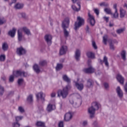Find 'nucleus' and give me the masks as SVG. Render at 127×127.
<instances>
[{
  "label": "nucleus",
  "instance_id": "nucleus-33",
  "mask_svg": "<svg viewBox=\"0 0 127 127\" xmlns=\"http://www.w3.org/2000/svg\"><path fill=\"white\" fill-rule=\"evenodd\" d=\"M86 56L88 58H91V59L95 58V54H94V53L91 52H88L86 53Z\"/></svg>",
  "mask_w": 127,
  "mask_h": 127
},
{
  "label": "nucleus",
  "instance_id": "nucleus-29",
  "mask_svg": "<svg viewBox=\"0 0 127 127\" xmlns=\"http://www.w3.org/2000/svg\"><path fill=\"white\" fill-rule=\"evenodd\" d=\"M104 11L107 13V14H110L113 15V12H112V9L110 7H107L104 8Z\"/></svg>",
  "mask_w": 127,
  "mask_h": 127
},
{
  "label": "nucleus",
  "instance_id": "nucleus-59",
  "mask_svg": "<svg viewBox=\"0 0 127 127\" xmlns=\"http://www.w3.org/2000/svg\"><path fill=\"white\" fill-rule=\"evenodd\" d=\"M112 43L113 42V43H118V41H117L116 39H114L113 40H112Z\"/></svg>",
  "mask_w": 127,
  "mask_h": 127
},
{
  "label": "nucleus",
  "instance_id": "nucleus-22",
  "mask_svg": "<svg viewBox=\"0 0 127 127\" xmlns=\"http://www.w3.org/2000/svg\"><path fill=\"white\" fill-rule=\"evenodd\" d=\"M43 92H40L39 93H38L36 95V98L37 99V100L39 99V97L40 98V99L42 100V101H43V102H44V101H45V99H44V97H43Z\"/></svg>",
  "mask_w": 127,
  "mask_h": 127
},
{
  "label": "nucleus",
  "instance_id": "nucleus-38",
  "mask_svg": "<svg viewBox=\"0 0 127 127\" xmlns=\"http://www.w3.org/2000/svg\"><path fill=\"white\" fill-rule=\"evenodd\" d=\"M100 6H105V7H108L109 5V3L106 2H102L100 3Z\"/></svg>",
  "mask_w": 127,
  "mask_h": 127
},
{
  "label": "nucleus",
  "instance_id": "nucleus-45",
  "mask_svg": "<svg viewBox=\"0 0 127 127\" xmlns=\"http://www.w3.org/2000/svg\"><path fill=\"white\" fill-rule=\"evenodd\" d=\"M5 22H6V20L4 19H0V25H2V24H4Z\"/></svg>",
  "mask_w": 127,
  "mask_h": 127
},
{
  "label": "nucleus",
  "instance_id": "nucleus-12",
  "mask_svg": "<svg viewBox=\"0 0 127 127\" xmlns=\"http://www.w3.org/2000/svg\"><path fill=\"white\" fill-rule=\"evenodd\" d=\"M72 118H73V115H72V113L71 112H68L65 114L64 119L65 122H69L71 121Z\"/></svg>",
  "mask_w": 127,
  "mask_h": 127
},
{
  "label": "nucleus",
  "instance_id": "nucleus-19",
  "mask_svg": "<svg viewBox=\"0 0 127 127\" xmlns=\"http://www.w3.org/2000/svg\"><path fill=\"white\" fill-rule=\"evenodd\" d=\"M116 91L119 98H122L123 97L124 93H123V91H122V89H121V87H120V86H118L117 88L116 89Z\"/></svg>",
  "mask_w": 127,
  "mask_h": 127
},
{
  "label": "nucleus",
  "instance_id": "nucleus-48",
  "mask_svg": "<svg viewBox=\"0 0 127 127\" xmlns=\"http://www.w3.org/2000/svg\"><path fill=\"white\" fill-rule=\"evenodd\" d=\"M18 111H19L20 113H24V109L21 106L18 107Z\"/></svg>",
  "mask_w": 127,
  "mask_h": 127
},
{
  "label": "nucleus",
  "instance_id": "nucleus-41",
  "mask_svg": "<svg viewBox=\"0 0 127 127\" xmlns=\"http://www.w3.org/2000/svg\"><path fill=\"white\" fill-rule=\"evenodd\" d=\"M3 93H4V88L0 85V95L2 96V95H3Z\"/></svg>",
  "mask_w": 127,
  "mask_h": 127
},
{
  "label": "nucleus",
  "instance_id": "nucleus-36",
  "mask_svg": "<svg viewBox=\"0 0 127 127\" xmlns=\"http://www.w3.org/2000/svg\"><path fill=\"white\" fill-rule=\"evenodd\" d=\"M113 18H118L119 17V13L118 12V10H115L114 13H112V15H111Z\"/></svg>",
  "mask_w": 127,
  "mask_h": 127
},
{
  "label": "nucleus",
  "instance_id": "nucleus-44",
  "mask_svg": "<svg viewBox=\"0 0 127 127\" xmlns=\"http://www.w3.org/2000/svg\"><path fill=\"white\" fill-rule=\"evenodd\" d=\"M13 127H20V124L18 122H15L12 124Z\"/></svg>",
  "mask_w": 127,
  "mask_h": 127
},
{
  "label": "nucleus",
  "instance_id": "nucleus-64",
  "mask_svg": "<svg viewBox=\"0 0 127 127\" xmlns=\"http://www.w3.org/2000/svg\"><path fill=\"white\" fill-rule=\"evenodd\" d=\"M64 59H62L61 60V62H62V63H63V62H64Z\"/></svg>",
  "mask_w": 127,
  "mask_h": 127
},
{
  "label": "nucleus",
  "instance_id": "nucleus-39",
  "mask_svg": "<svg viewBox=\"0 0 127 127\" xmlns=\"http://www.w3.org/2000/svg\"><path fill=\"white\" fill-rule=\"evenodd\" d=\"M103 43H104L105 45H107V41H108V35H105L104 36H103Z\"/></svg>",
  "mask_w": 127,
  "mask_h": 127
},
{
  "label": "nucleus",
  "instance_id": "nucleus-21",
  "mask_svg": "<svg viewBox=\"0 0 127 127\" xmlns=\"http://www.w3.org/2000/svg\"><path fill=\"white\" fill-rule=\"evenodd\" d=\"M81 56V51L79 50H76L75 54V58L76 61L80 60V57Z\"/></svg>",
  "mask_w": 127,
  "mask_h": 127
},
{
  "label": "nucleus",
  "instance_id": "nucleus-11",
  "mask_svg": "<svg viewBox=\"0 0 127 127\" xmlns=\"http://www.w3.org/2000/svg\"><path fill=\"white\" fill-rule=\"evenodd\" d=\"M83 72L86 74H92L95 72V69L92 66L88 68L83 69Z\"/></svg>",
  "mask_w": 127,
  "mask_h": 127
},
{
  "label": "nucleus",
  "instance_id": "nucleus-34",
  "mask_svg": "<svg viewBox=\"0 0 127 127\" xmlns=\"http://www.w3.org/2000/svg\"><path fill=\"white\" fill-rule=\"evenodd\" d=\"M14 7L16 9H20L23 7V4L18 3L15 5Z\"/></svg>",
  "mask_w": 127,
  "mask_h": 127
},
{
  "label": "nucleus",
  "instance_id": "nucleus-47",
  "mask_svg": "<svg viewBox=\"0 0 127 127\" xmlns=\"http://www.w3.org/2000/svg\"><path fill=\"white\" fill-rule=\"evenodd\" d=\"M92 46L94 49H98V47H97L96 42L94 41H92Z\"/></svg>",
  "mask_w": 127,
  "mask_h": 127
},
{
  "label": "nucleus",
  "instance_id": "nucleus-1",
  "mask_svg": "<svg viewBox=\"0 0 127 127\" xmlns=\"http://www.w3.org/2000/svg\"><path fill=\"white\" fill-rule=\"evenodd\" d=\"M63 79L64 82L67 83L68 84L64 87L63 90L60 89L58 90V97L59 98L62 97L63 99H66L67 96H68V92H69V90L71 89V85H70L71 83V79H70L67 75L64 74L63 76Z\"/></svg>",
  "mask_w": 127,
  "mask_h": 127
},
{
  "label": "nucleus",
  "instance_id": "nucleus-63",
  "mask_svg": "<svg viewBox=\"0 0 127 127\" xmlns=\"http://www.w3.org/2000/svg\"><path fill=\"white\" fill-rule=\"evenodd\" d=\"M112 35L114 37H117V34H116V33H112Z\"/></svg>",
  "mask_w": 127,
  "mask_h": 127
},
{
  "label": "nucleus",
  "instance_id": "nucleus-43",
  "mask_svg": "<svg viewBox=\"0 0 127 127\" xmlns=\"http://www.w3.org/2000/svg\"><path fill=\"white\" fill-rule=\"evenodd\" d=\"M104 88L106 90H109V88H110V86H109V83L107 82H105L104 84Z\"/></svg>",
  "mask_w": 127,
  "mask_h": 127
},
{
  "label": "nucleus",
  "instance_id": "nucleus-49",
  "mask_svg": "<svg viewBox=\"0 0 127 127\" xmlns=\"http://www.w3.org/2000/svg\"><path fill=\"white\" fill-rule=\"evenodd\" d=\"M124 30H125V29H118L117 30V33L118 34H120V33H122V32H123Z\"/></svg>",
  "mask_w": 127,
  "mask_h": 127
},
{
  "label": "nucleus",
  "instance_id": "nucleus-16",
  "mask_svg": "<svg viewBox=\"0 0 127 127\" xmlns=\"http://www.w3.org/2000/svg\"><path fill=\"white\" fill-rule=\"evenodd\" d=\"M75 87H76L77 90L79 91H82L84 89V84L79 83L78 82H75Z\"/></svg>",
  "mask_w": 127,
  "mask_h": 127
},
{
  "label": "nucleus",
  "instance_id": "nucleus-26",
  "mask_svg": "<svg viewBox=\"0 0 127 127\" xmlns=\"http://www.w3.org/2000/svg\"><path fill=\"white\" fill-rule=\"evenodd\" d=\"M2 49L3 51H7V50H8V44H7V43H3L2 45Z\"/></svg>",
  "mask_w": 127,
  "mask_h": 127
},
{
  "label": "nucleus",
  "instance_id": "nucleus-40",
  "mask_svg": "<svg viewBox=\"0 0 127 127\" xmlns=\"http://www.w3.org/2000/svg\"><path fill=\"white\" fill-rule=\"evenodd\" d=\"M22 119H23V116H17V117H15V120H16V123H18V122H19V121H21V120H22Z\"/></svg>",
  "mask_w": 127,
  "mask_h": 127
},
{
  "label": "nucleus",
  "instance_id": "nucleus-20",
  "mask_svg": "<svg viewBox=\"0 0 127 127\" xmlns=\"http://www.w3.org/2000/svg\"><path fill=\"white\" fill-rule=\"evenodd\" d=\"M56 106L54 105L49 104L47 108V111L50 113V112H52L54 110H55Z\"/></svg>",
  "mask_w": 127,
  "mask_h": 127
},
{
  "label": "nucleus",
  "instance_id": "nucleus-57",
  "mask_svg": "<svg viewBox=\"0 0 127 127\" xmlns=\"http://www.w3.org/2000/svg\"><path fill=\"white\" fill-rule=\"evenodd\" d=\"M87 125H88V122H87V121H84L82 123V125L83 126V127H86Z\"/></svg>",
  "mask_w": 127,
  "mask_h": 127
},
{
  "label": "nucleus",
  "instance_id": "nucleus-4",
  "mask_svg": "<svg viewBox=\"0 0 127 127\" xmlns=\"http://www.w3.org/2000/svg\"><path fill=\"white\" fill-rule=\"evenodd\" d=\"M99 110V104L97 102L92 103L91 106L88 108V114L90 115V119L95 117L96 111Z\"/></svg>",
  "mask_w": 127,
  "mask_h": 127
},
{
  "label": "nucleus",
  "instance_id": "nucleus-6",
  "mask_svg": "<svg viewBox=\"0 0 127 127\" xmlns=\"http://www.w3.org/2000/svg\"><path fill=\"white\" fill-rule=\"evenodd\" d=\"M77 20H78V22H75L74 24L75 30H77L78 28L81 27L85 22V20L80 16L77 17Z\"/></svg>",
  "mask_w": 127,
  "mask_h": 127
},
{
  "label": "nucleus",
  "instance_id": "nucleus-61",
  "mask_svg": "<svg viewBox=\"0 0 127 127\" xmlns=\"http://www.w3.org/2000/svg\"><path fill=\"white\" fill-rule=\"evenodd\" d=\"M110 27H113L114 26V23H111V22L109 24Z\"/></svg>",
  "mask_w": 127,
  "mask_h": 127
},
{
  "label": "nucleus",
  "instance_id": "nucleus-9",
  "mask_svg": "<svg viewBox=\"0 0 127 127\" xmlns=\"http://www.w3.org/2000/svg\"><path fill=\"white\" fill-rule=\"evenodd\" d=\"M99 63H100L101 65H103V63L105 64L106 67H109V62L108 61V57L107 56H104L103 58V60H102L101 59L98 60Z\"/></svg>",
  "mask_w": 127,
  "mask_h": 127
},
{
  "label": "nucleus",
  "instance_id": "nucleus-53",
  "mask_svg": "<svg viewBox=\"0 0 127 127\" xmlns=\"http://www.w3.org/2000/svg\"><path fill=\"white\" fill-rule=\"evenodd\" d=\"M103 18L106 22H109V17H103Z\"/></svg>",
  "mask_w": 127,
  "mask_h": 127
},
{
  "label": "nucleus",
  "instance_id": "nucleus-3",
  "mask_svg": "<svg viewBox=\"0 0 127 127\" xmlns=\"http://www.w3.org/2000/svg\"><path fill=\"white\" fill-rule=\"evenodd\" d=\"M73 99H75V108H79L81 105H82V98H81V96L78 93H75L69 97V103L73 105L74 104Z\"/></svg>",
  "mask_w": 127,
  "mask_h": 127
},
{
  "label": "nucleus",
  "instance_id": "nucleus-46",
  "mask_svg": "<svg viewBox=\"0 0 127 127\" xmlns=\"http://www.w3.org/2000/svg\"><path fill=\"white\" fill-rule=\"evenodd\" d=\"M22 83H23V78H19L18 79V85H20Z\"/></svg>",
  "mask_w": 127,
  "mask_h": 127
},
{
  "label": "nucleus",
  "instance_id": "nucleus-27",
  "mask_svg": "<svg viewBox=\"0 0 127 127\" xmlns=\"http://www.w3.org/2000/svg\"><path fill=\"white\" fill-rule=\"evenodd\" d=\"M77 5H78V8H77L75 5L71 6L72 9L74 11H79L81 9V5L79 3H77Z\"/></svg>",
  "mask_w": 127,
  "mask_h": 127
},
{
  "label": "nucleus",
  "instance_id": "nucleus-32",
  "mask_svg": "<svg viewBox=\"0 0 127 127\" xmlns=\"http://www.w3.org/2000/svg\"><path fill=\"white\" fill-rule=\"evenodd\" d=\"M62 69H63V64H57L56 69L57 71H60V70H62Z\"/></svg>",
  "mask_w": 127,
  "mask_h": 127
},
{
  "label": "nucleus",
  "instance_id": "nucleus-13",
  "mask_svg": "<svg viewBox=\"0 0 127 127\" xmlns=\"http://www.w3.org/2000/svg\"><path fill=\"white\" fill-rule=\"evenodd\" d=\"M15 33H16V29L13 28L12 30L8 31V35L11 37V38H13L15 36Z\"/></svg>",
  "mask_w": 127,
  "mask_h": 127
},
{
  "label": "nucleus",
  "instance_id": "nucleus-7",
  "mask_svg": "<svg viewBox=\"0 0 127 127\" xmlns=\"http://www.w3.org/2000/svg\"><path fill=\"white\" fill-rule=\"evenodd\" d=\"M16 54L19 55V56L24 55V54H26V50L22 47L17 48L16 50Z\"/></svg>",
  "mask_w": 127,
  "mask_h": 127
},
{
  "label": "nucleus",
  "instance_id": "nucleus-30",
  "mask_svg": "<svg viewBox=\"0 0 127 127\" xmlns=\"http://www.w3.org/2000/svg\"><path fill=\"white\" fill-rule=\"evenodd\" d=\"M39 65L41 67H43L47 65V62L45 60H41L39 63Z\"/></svg>",
  "mask_w": 127,
  "mask_h": 127
},
{
  "label": "nucleus",
  "instance_id": "nucleus-51",
  "mask_svg": "<svg viewBox=\"0 0 127 127\" xmlns=\"http://www.w3.org/2000/svg\"><path fill=\"white\" fill-rule=\"evenodd\" d=\"M59 127H64V125H63V121H61L59 123Z\"/></svg>",
  "mask_w": 127,
  "mask_h": 127
},
{
  "label": "nucleus",
  "instance_id": "nucleus-15",
  "mask_svg": "<svg viewBox=\"0 0 127 127\" xmlns=\"http://www.w3.org/2000/svg\"><path fill=\"white\" fill-rule=\"evenodd\" d=\"M93 86H94V80L91 78L88 79L87 80L86 87H87V88H92Z\"/></svg>",
  "mask_w": 127,
  "mask_h": 127
},
{
  "label": "nucleus",
  "instance_id": "nucleus-2",
  "mask_svg": "<svg viewBox=\"0 0 127 127\" xmlns=\"http://www.w3.org/2000/svg\"><path fill=\"white\" fill-rule=\"evenodd\" d=\"M28 76H29L28 73L24 71L20 70L13 71V75H10L9 78V81L11 83H12L14 81V77L17 78L18 77H28Z\"/></svg>",
  "mask_w": 127,
  "mask_h": 127
},
{
  "label": "nucleus",
  "instance_id": "nucleus-28",
  "mask_svg": "<svg viewBox=\"0 0 127 127\" xmlns=\"http://www.w3.org/2000/svg\"><path fill=\"white\" fill-rule=\"evenodd\" d=\"M120 11V17L121 18H123V17H125V16H126V10L121 8Z\"/></svg>",
  "mask_w": 127,
  "mask_h": 127
},
{
  "label": "nucleus",
  "instance_id": "nucleus-8",
  "mask_svg": "<svg viewBox=\"0 0 127 127\" xmlns=\"http://www.w3.org/2000/svg\"><path fill=\"white\" fill-rule=\"evenodd\" d=\"M88 20L90 24L91 25V26H94V25H95V23H96L95 18H94V16L93 15H91V13H90V12H88Z\"/></svg>",
  "mask_w": 127,
  "mask_h": 127
},
{
  "label": "nucleus",
  "instance_id": "nucleus-55",
  "mask_svg": "<svg viewBox=\"0 0 127 127\" xmlns=\"http://www.w3.org/2000/svg\"><path fill=\"white\" fill-rule=\"evenodd\" d=\"M39 110L40 112H43V111H44V109H43V106H41L39 107Z\"/></svg>",
  "mask_w": 127,
  "mask_h": 127
},
{
  "label": "nucleus",
  "instance_id": "nucleus-18",
  "mask_svg": "<svg viewBox=\"0 0 127 127\" xmlns=\"http://www.w3.org/2000/svg\"><path fill=\"white\" fill-rule=\"evenodd\" d=\"M33 68L34 71L37 73V74H39L41 72L40 70V67H39V65L37 64H34L33 66Z\"/></svg>",
  "mask_w": 127,
  "mask_h": 127
},
{
  "label": "nucleus",
  "instance_id": "nucleus-54",
  "mask_svg": "<svg viewBox=\"0 0 127 127\" xmlns=\"http://www.w3.org/2000/svg\"><path fill=\"white\" fill-rule=\"evenodd\" d=\"M19 14L20 15H21V17H23V18H24V17H25V13H20Z\"/></svg>",
  "mask_w": 127,
  "mask_h": 127
},
{
  "label": "nucleus",
  "instance_id": "nucleus-24",
  "mask_svg": "<svg viewBox=\"0 0 127 127\" xmlns=\"http://www.w3.org/2000/svg\"><path fill=\"white\" fill-rule=\"evenodd\" d=\"M27 101L29 104H32L33 103V95L30 94L27 98Z\"/></svg>",
  "mask_w": 127,
  "mask_h": 127
},
{
  "label": "nucleus",
  "instance_id": "nucleus-5",
  "mask_svg": "<svg viewBox=\"0 0 127 127\" xmlns=\"http://www.w3.org/2000/svg\"><path fill=\"white\" fill-rule=\"evenodd\" d=\"M69 23H70V18H69V17L65 18L62 22V27L64 29V37L66 38L69 36V32H68L67 29H66V28H68V27H69Z\"/></svg>",
  "mask_w": 127,
  "mask_h": 127
},
{
  "label": "nucleus",
  "instance_id": "nucleus-14",
  "mask_svg": "<svg viewBox=\"0 0 127 127\" xmlns=\"http://www.w3.org/2000/svg\"><path fill=\"white\" fill-rule=\"evenodd\" d=\"M67 50V46H62L60 50V55H64V54H66Z\"/></svg>",
  "mask_w": 127,
  "mask_h": 127
},
{
  "label": "nucleus",
  "instance_id": "nucleus-10",
  "mask_svg": "<svg viewBox=\"0 0 127 127\" xmlns=\"http://www.w3.org/2000/svg\"><path fill=\"white\" fill-rule=\"evenodd\" d=\"M45 40L48 45H51L52 43V36L49 34L46 35L45 36Z\"/></svg>",
  "mask_w": 127,
  "mask_h": 127
},
{
  "label": "nucleus",
  "instance_id": "nucleus-60",
  "mask_svg": "<svg viewBox=\"0 0 127 127\" xmlns=\"http://www.w3.org/2000/svg\"><path fill=\"white\" fill-rule=\"evenodd\" d=\"M113 7L115 9V10H118V9L117 8V4H115L113 6Z\"/></svg>",
  "mask_w": 127,
  "mask_h": 127
},
{
  "label": "nucleus",
  "instance_id": "nucleus-31",
  "mask_svg": "<svg viewBox=\"0 0 127 127\" xmlns=\"http://www.w3.org/2000/svg\"><path fill=\"white\" fill-rule=\"evenodd\" d=\"M36 126H37V127H45V123L41 121H38L36 123Z\"/></svg>",
  "mask_w": 127,
  "mask_h": 127
},
{
  "label": "nucleus",
  "instance_id": "nucleus-50",
  "mask_svg": "<svg viewBox=\"0 0 127 127\" xmlns=\"http://www.w3.org/2000/svg\"><path fill=\"white\" fill-rule=\"evenodd\" d=\"M51 98H55L56 97V92H52L51 94Z\"/></svg>",
  "mask_w": 127,
  "mask_h": 127
},
{
  "label": "nucleus",
  "instance_id": "nucleus-56",
  "mask_svg": "<svg viewBox=\"0 0 127 127\" xmlns=\"http://www.w3.org/2000/svg\"><path fill=\"white\" fill-rule=\"evenodd\" d=\"M16 2V0H12L11 2L9 3V5H11L12 3H15Z\"/></svg>",
  "mask_w": 127,
  "mask_h": 127
},
{
  "label": "nucleus",
  "instance_id": "nucleus-52",
  "mask_svg": "<svg viewBox=\"0 0 127 127\" xmlns=\"http://www.w3.org/2000/svg\"><path fill=\"white\" fill-rule=\"evenodd\" d=\"M94 12L97 14V15H99L100 12L99 11V10L98 9H94Z\"/></svg>",
  "mask_w": 127,
  "mask_h": 127
},
{
  "label": "nucleus",
  "instance_id": "nucleus-17",
  "mask_svg": "<svg viewBox=\"0 0 127 127\" xmlns=\"http://www.w3.org/2000/svg\"><path fill=\"white\" fill-rule=\"evenodd\" d=\"M118 82L120 83L122 85H124V82L125 81V78L122 76V75L118 74L116 77Z\"/></svg>",
  "mask_w": 127,
  "mask_h": 127
},
{
  "label": "nucleus",
  "instance_id": "nucleus-35",
  "mask_svg": "<svg viewBox=\"0 0 127 127\" xmlns=\"http://www.w3.org/2000/svg\"><path fill=\"white\" fill-rule=\"evenodd\" d=\"M109 46L111 50H115V46L114 45L112 40H109Z\"/></svg>",
  "mask_w": 127,
  "mask_h": 127
},
{
  "label": "nucleus",
  "instance_id": "nucleus-37",
  "mask_svg": "<svg viewBox=\"0 0 127 127\" xmlns=\"http://www.w3.org/2000/svg\"><path fill=\"white\" fill-rule=\"evenodd\" d=\"M126 51H123L121 53V57H122V59H123L124 61L126 60Z\"/></svg>",
  "mask_w": 127,
  "mask_h": 127
},
{
  "label": "nucleus",
  "instance_id": "nucleus-23",
  "mask_svg": "<svg viewBox=\"0 0 127 127\" xmlns=\"http://www.w3.org/2000/svg\"><path fill=\"white\" fill-rule=\"evenodd\" d=\"M17 34H18V41H21L22 40V31L21 29L18 30L17 31Z\"/></svg>",
  "mask_w": 127,
  "mask_h": 127
},
{
  "label": "nucleus",
  "instance_id": "nucleus-62",
  "mask_svg": "<svg viewBox=\"0 0 127 127\" xmlns=\"http://www.w3.org/2000/svg\"><path fill=\"white\" fill-rule=\"evenodd\" d=\"M71 1L73 3H76V2H77V0H71Z\"/></svg>",
  "mask_w": 127,
  "mask_h": 127
},
{
  "label": "nucleus",
  "instance_id": "nucleus-42",
  "mask_svg": "<svg viewBox=\"0 0 127 127\" xmlns=\"http://www.w3.org/2000/svg\"><path fill=\"white\" fill-rule=\"evenodd\" d=\"M5 60V55H2L0 56V61L1 62H4Z\"/></svg>",
  "mask_w": 127,
  "mask_h": 127
},
{
  "label": "nucleus",
  "instance_id": "nucleus-25",
  "mask_svg": "<svg viewBox=\"0 0 127 127\" xmlns=\"http://www.w3.org/2000/svg\"><path fill=\"white\" fill-rule=\"evenodd\" d=\"M22 30L24 31V33L26 34L27 35H31V33L30 32V30L28 29L26 27H24L22 28Z\"/></svg>",
  "mask_w": 127,
  "mask_h": 127
},
{
  "label": "nucleus",
  "instance_id": "nucleus-58",
  "mask_svg": "<svg viewBox=\"0 0 127 127\" xmlns=\"http://www.w3.org/2000/svg\"><path fill=\"white\" fill-rule=\"evenodd\" d=\"M124 90H125V92H126L127 93V82L126 83V85L124 87Z\"/></svg>",
  "mask_w": 127,
  "mask_h": 127
}]
</instances>
